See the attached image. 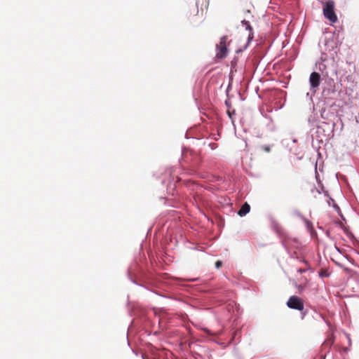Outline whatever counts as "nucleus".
Listing matches in <instances>:
<instances>
[{"mask_svg":"<svg viewBox=\"0 0 359 359\" xmlns=\"http://www.w3.org/2000/svg\"><path fill=\"white\" fill-rule=\"evenodd\" d=\"M282 243L292 258L298 257L297 251L301 248V243L297 239L285 235L282 238Z\"/></svg>","mask_w":359,"mask_h":359,"instance_id":"f03ea898","label":"nucleus"},{"mask_svg":"<svg viewBox=\"0 0 359 359\" xmlns=\"http://www.w3.org/2000/svg\"><path fill=\"white\" fill-rule=\"evenodd\" d=\"M250 210V206L248 203H245L238 212V215L243 217L247 215Z\"/></svg>","mask_w":359,"mask_h":359,"instance_id":"1a4fd4ad","label":"nucleus"},{"mask_svg":"<svg viewBox=\"0 0 359 359\" xmlns=\"http://www.w3.org/2000/svg\"><path fill=\"white\" fill-rule=\"evenodd\" d=\"M334 342V339L332 337H329L327 339L325 340L321 346L322 351L325 353H328L332 344Z\"/></svg>","mask_w":359,"mask_h":359,"instance_id":"6e6552de","label":"nucleus"},{"mask_svg":"<svg viewBox=\"0 0 359 359\" xmlns=\"http://www.w3.org/2000/svg\"><path fill=\"white\" fill-rule=\"evenodd\" d=\"M205 332L206 333H208V334H210V332L209 330H208V329H205Z\"/></svg>","mask_w":359,"mask_h":359,"instance_id":"4be33fe9","label":"nucleus"},{"mask_svg":"<svg viewBox=\"0 0 359 359\" xmlns=\"http://www.w3.org/2000/svg\"><path fill=\"white\" fill-rule=\"evenodd\" d=\"M323 13L327 20L330 23H334L337 21L338 18L335 13V3L332 0L326 1L323 4Z\"/></svg>","mask_w":359,"mask_h":359,"instance_id":"7ed1b4c3","label":"nucleus"},{"mask_svg":"<svg viewBox=\"0 0 359 359\" xmlns=\"http://www.w3.org/2000/svg\"><path fill=\"white\" fill-rule=\"evenodd\" d=\"M311 140H312L311 144L313 145V144L314 138H313V136L312 134L311 135Z\"/></svg>","mask_w":359,"mask_h":359,"instance_id":"412c9836","label":"nucleus"},{"mask_svg":"<svg viewBox=\"0 0 359 359\" xmlns=\"http://www.w3.org/2000/svg\"><path fill=\"white\" fill-rule=\"evenodd\" d=\"M322 67H323V68L325 67L324 65H323L322 63L319 65V69L320 71H322Z\"/></svg>","mask_w":359,"mask_h":359,"instance_id":"aec40b11","label":"nucleus"},{"mask_svg":"<svg viewBox=\"0 0 359 359\" xmlns=\"http://www.w3.org/2000/svg\"><path fill=\"white\" fill-rule=\"evenodd\" d=\"M330 202L332 203V207L334 208V210L341 215V218L343 219H344L342 215H341V210H340V208L339 207V205L334 202L333 198H332L331 197H329V199L327 201L329 205H331Z\"/></svg>","mask_w":359,"mask_h":359,"instance_id":"f8f14e48","label":"nucleus"},{"mask_svg":"<svg viewBox=\"0 0 359 359\" xmlns=\"http://www.w3.org/2000/svg\"><path fill=\"white\" fill-rule=\"evenodd\" d=\"M295 213L297 214V215L301 217V215H300V214L299 212H296Z\"/></svg>","mask_w":359,"mask_h":359,"instance_id":"5701e85b","label":"nucleus"},{"mask_svg":"<svg viewBox=\"0 0 359 359\" xmlns=\"http://www.w3.org/2000/svg\"><path fill=\"white\" fill-rule=\"evenodd\" d=\"M242 25L245 28L246 30L249 32L248 36V41L246 45L245 46V48L248 47L250 42L254 39V34H253V29L252 26L250 24L249 21H247L245 20H243L241 21Z\"/></svg>","mask_w":359,"mask_h":359,"instance_id":"423d86ee","label":"nucleus"},{"mask_svg":"<svg viewBox=\"0 0 359 359\" xmlns=\"http://www.w3.org/2000/svg\"><path fill=\"white\" fill-rule=\"evenodd\" d=\"M317 167H318V163H317V161H316V181L318 182V184L319 185H320V188L319 189V188H316V190L319 194H320V193H322V192H323V193H324V194H325V196H327V197L329 198V197H330V196H329L328 191H326V190H325L324 187H323V185H321V184H320V182L319 181L318 176V175H317Z\"/></svg>","mask_w":359,"mask_h":359,"instance_id":"0eeeda50","label":"nucleus"},{"mask_svg":"<svg viewBox=\"0 0 359 359\" xmlns=\"http://www.w3.org/2000/svg\"><path fill=\"white\" fill-rule=\"evenodd\" d=\"M262 149L264 150L266 152H269L271 150V148L269 145H264L262 147Z\"/></svg>","mask_w":359,"mask_h":359,"instance_id":"dca6fc26","label":"nucleus"},{"mask_svg":"<svg viewBox=\"0 0 359 359\" xmlns=\"http://www.w3.org/2000/svg\"><path fill=\"white\" fill-rule=\"evenodd\" d=\"M294 1H297V0H293Z\"/></svg>","mask_w":359,"mask_h":359,"instance_id":"b1692460","label":"nucleus"},{"mask_svg":"<svg viewBox=\"0 0 359 359\" xmlns=\"http://www.w3.org/2000/svg\"><path fill=\"white\" fill-rule=\"evenodd\" d=\"M314 71L311 73L309 76V86L306 83L302 86L300 91L299 103L300 107L303 112L311 113L308 117V123L313 128V122L314 118L313 113H314Z\"/></svg>","mask_w":359,"mask_h":359,"instance_id":"f257e3e1","label":"nucleus"},{"mask_svg":"<svg viewBox=\"0 0 359 359\" xmlns=\"http://www.w3.org/2000/svg\"><path fill=\"white\" fill-rule=\"evenodd\" d=\"M303 288H304V286H302V285H298V290H303Z\"/></svg>","mask_w":359,"mask_h":359,"instance_id":"6ab92c4d","label":"nucleus"},{"mask_svg":"<svg viewBox=\"0 0 359 359\" xmlns=\"http://www.w3.org/2000/svg\"><path fill=\"white\" fill-rule=\"evenodd\" d=\"M318 276L321 279H324L325 278H328L330 276V273L326 268H321L320 271L318 272Z\"/></svg>","mask_w":359,"mask_h":359,"instance_id":"9b49d317","label":"nucleus"},{"mask_svg":"<svg viewBox=\"0 0 359 359\" xmlns=\"http://www.w3.org/2000/svg\"><path fill=\"white\" fill-rule=\"evenodd\" d=\"M316 320L325 322L327 326L330 327V323L328 320L325 319L324 316L321 313H317L316 311Z\"/></svg>","mask_w":359,"mask_h":359,"instance_id":"ddd939ff","label":"nucleus"},{"mask_svg":"<svg viewBox=\"0 0 359 359\" xmlns=\"http://www.w3.org/2000/svg\"><path fill=\"white\" fill-rule=\"evenodd\" d=\"M320 81V75L316 72V88L318 86Z\"/></svg>","mask_w":359,"mask_h":359,"instance_id":"4468645a","label":"nucleus"},{"mask_svg":"<svg viewBox=\"0 0 359 359\" xmlns=\"http://www.w3.org/2000/svg\"><path fill=\"white\" fill-rule=\"evenodd\" d=\"M306 271H307L306 269H298L297 270V272L299 273H302L303 272H306Z\"/></svg>","mask_w":359,"mask_h":359,"instance_id":"a211bd4d","label":"nucleus"},{"mask_svg":"<svg viewBox=\"0 0 359 359\" xmlns=\"http://www.w3.org/2000/svg\"><path fill=\"white\" fill-rule=\"evenodd\" d=\"M226 36H223L220 39L219 43L217 45V57L222 59L224 58L227 55L228 50L226 48Z\"/></svg>","mask_w":359,"mask_h":359,"instance_id":"39448f33","label":"nucleus"},{"mask_svg":"<svg viewBox=\"0 0 359 359\" xmlns=\"http://www.w3.org/2000/svg\"><path fill=\"white\" fill-rule=\"evenodd\" d=\"M286 304L290 309L302 311L301 318L302 319L304 318L306 311H304V302L300 297L296 295L291 296L287 300Z\"/></svg>","mask_w":359,"mask_h":359,"instance_id":"20e7f679","label":"nucleus"},{"mask_svg":"<svg viewBox=\"0 0 359 359\" xmlns=\"http://www.w3.org/2000/svg\"><path fill=\"white\" fill-rule=\"evenodd\" d=\"M222 265V262L221 261H217L215 263V266L217 269H219Z\"/></svg>","mask_w":359,"mask_h":359,"instance_id":"f3484780","label":"nucleus"},{"mask_svg":"<svg viewBox=\"0 0 359 359\" xmlns=\"http://www.w3.org/2000/svg\"><path fill=\"white\" fill-rule=\"evenodd\" d=\"M302 221L306 226L307 231L311 233V236H313V224L311 221L306 219V218L301 217Z\"/></svg>","mask_w":359,"mask_h":359,"instance_id":"9d476101","label":"nucleus"},{"mask_svg":"<svg viewBox=\"0 0 359 359\" xmlns=\"http://www.w3.org/2000/svg\"><path fill=\"white\" fill-rule=\"evenodd\" d=\"M344 231L345 233H346V234L349 238H354V236H353V234L351 232H350L347 228H344Z\"/></svg>","mask_w":359,"mask_h":359,"instance_id":"2eb2a0df","label":"nucleus"}]
</instances>
